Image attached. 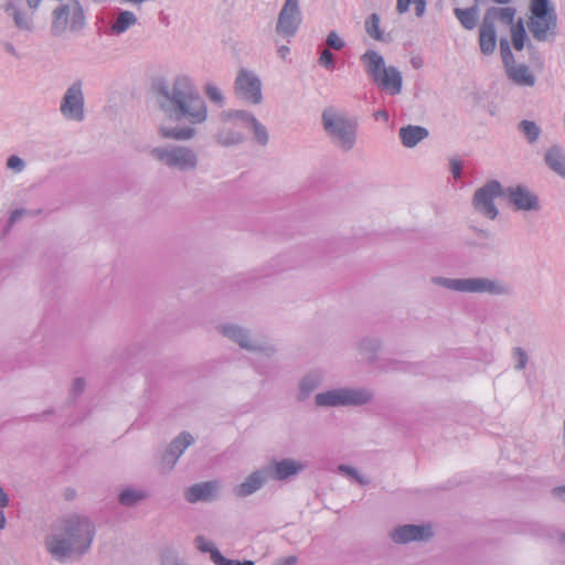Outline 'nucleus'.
<instances>
[{
    "label": "nucleus",
    "instance_id": "obj_42",
    "mask_svg": "<svg viewBox=\"0 0 565 565\" xmlns=\"http://www.w3.org/2000/svg\"><path fill=\"white\" fill-rule=\"evenodd\" d=\"M540 132V127L534 121H532V142L539 138Z\"/></svg>",
    "mask_w": 565,
    "mask_h": 565
},
{
    "label": "nucleus",
    "instance_id": "obj_30",
    "mask_svg": "<svg viewBox=\"0 0 565 565\" xmlns=\"http://www.w3.org/2000/svg\"><path fill=\"white\" fill-rule=\"evenodd\" d=\"M213 562L216 565H254L252 561L234 562L225 558L220 552H213Z\"/></svg>",
    "mask_w": 565,
    "mask_h": 565
},
{
    "label": "nucleus",
    "instance_id": "obj_23",
    "mask_svg": "<svg viewBox=\"0 0 565 565\" xmlns=\"http://www.w3.org/2000/svg\"><path fill=\"white\" fill-rule=\"evenodd\" d=\"M510 202L518 210H529L530 209V196L522 188L511 189L509 191Z\"/></svg>",
    "mask_w": 565,
    "mask_h": 565
},
{
    "label": "nucleus",
    "instance_id": "obj_37",
    "mask_svg": "<svg viewBox=\"0 0 565 565\" xmlns=\"http://www.w3.org/2000/svg\"><path fill=\"white\" fill-rule=\"evenodd\" d=\"M8 168L20 171L23 168V161L17 157L11 156L7 162Z\"/></svg>",
    "mask_w": 565,
    "mask_h": 565
},
{
    "label": "nucleus",
    "instance_id": "obj_49",
    "mask_svg": "<svg viewBox=\"0 0 565 565\" xmlns=\"http://www.w3.org/2000/svg\"><path fill=\"white\" fill-rule=\"evenodd\" d=\"M30 8L36 9L41 0H26Z\"/></svg>",
    "mask_w": 565,
    "mask_h": 565
},
{
    "label": "nucleus",
    "instance_id": "obj_7",
    "mask_svg": "<svg viewBox=\"0 0 565 565\" xmlns=\"http://www.w3.org/2000/svg\"><path fill=\"white\" fill-rule=\"evenodd\" d=\"M436 281L445 287L467 292H489L491 295H499L505 292V288L498 281L484 278H469V279H441Z\"/></svg>",
    "mask_w": 565,
    "mask_h": 565
},
{
    "label": "nucleus",
    "instance_id": "obj_31",
    "mask_svg": "<svg viewBox=\"0 0 565 565\" xmlns=\"http://www.w3.org/2000/svg\"><path fill=\"white\" fill-rule=\"evenodd\" d=\"M142 498V494L132 490H125L120 493L119 500L122 504L129 505Z\"/></svg>",
    "mask_w": 565,
    "mask_h": 565
},
{
    "label": "nucleus",
    "instance_id": "obj_9",
    "mask_svg": "<svg viewBox=\"0 0 565 565\" xmlns=\"http://www.w3.org/2000/svg\"><path fill=\"white\" fill-rule=\"evenodd\" d=\"M502 195H504V191L500 183L491 181L476 192L473 198L475 207L484 216L494 220L498 211L493 205V200Z\"/></svg>",
    "mask_w": 565,
    "mask_h": 565
},
{
    "label": "nucleus",
    "instance_id": "obj_5",
    "mask_svg": "<svg viewBox=\"0 0 565 565\" xmlns=\"http://www.w3.org/2000/svg\"><path fill=\"white\" fill-rule=\"evenodd\" d=\"M367 73L374 82L390 94H398L402 89V76L395 67H385L383 57L375 51L362 55Z\"/></svg>",
    "mask_w": 565,
    "mask_h": 565
},
{
    "label": "nucleus",
    "instance_id": "obj_12",
    "mask_svg": "<svg viewBox=\"0 0 565 565\" xmlns=\"http://www.w3.org/2000/svg\"><path fill=\"white\" fill-rule=\"evenodd\" d=\"M152 153L157 159L164 162L166 164L181 170L193 168L196 164V158L194 153L188 149H154Z\"/></svg>",
    "mask_w": 565,
    "mask_h": 565
},
{
    "label": "nucleus",
    "instance_id": "obj_47",
    "mask_svg": "<svg viewBox=\"0 0 565 565\" xmlns=\"http://www.w3.org/2000/svg\"><path fill=\"white\" fill-rule=\"evenodd\" d=\"M316 384H312L310 386H307V383L306 382H302L301 384V390L305 394H308L310 391H312L315 388Z\"/></svg>",
    "mask_w": 565,
    "mask_h": 565
},
{
    "label": "nucleus",
    "instance_id": "obj_59",
    "mask_svg": "<svg viewBox=\"0 0 565 565\" xmlns=\"http://www.w3.org/2000/svg\"><path fill=\"white\" fill-rule=\"evenodd\" d=\"M74 493L67 494V498H73Z\"/></svg>",
    "mask_w": 565,
    "mask_h": 565
},
{
    "label": "nucleus",
    "instance_id": "obj_14",
    "mask_svg": "<svg viewBox=\"0 0 565 565\" xmlns=\"http://www.w3.org/2000/svg\"><path fill=\"white\" fill-rule=\"evenodd\" d=\"M501 56L507 68L508 75L518 84H529L530 73L526 66H516L507 40H502L500 44Z\"/></svg>",
    "mask_w": 565,
    "mask_h": 565
},
{
    "label": "nucleus",
    "instance_id": "obj_46",
    "mask_svg": "<svg viewBox=\"0 0 565 565\" xmlns=\"http://www.w3.org/2000/svg\"><path fill=\"white\" fill-rule=\"evenodd\" d=\"M540 209L539 198L532 194V211H536Z\"/></svg>",
    "mask_w": 565,
    "mask_h": 565
},
{
    "label": "nucleus",
    "instance_id": "obj_20",
    "mask_svg": "<svg viewBox=\"0 0 565 565\" xmlns=\"http://www.w3.org/2000/svg\"><path fill=\"white\" fill-rule=\"evenodd\" d=\"M271 469H273L274 478L282 480V479L294 476L298 471H300L302 469V465H300L294 460L286 459V460L276 462Z\"/></svg>",
    "mask_w": 565,
    "mask_h": 565
},
{
    "label": "nucleus",
    "instance_id": "obj_8",
    "mask_svg": "<svg viewBox=\"0 0 565 565\" xmlns=\"http://www.w3.org/2000/svg\"><path fill=\"white\" fill-rule=\"evenodd\" d=\"M371 394L361 390H337L320 393L316 396V403L319 406L338 405H362L369 402Z\"/></svg>",
    "mask_w": 565,
    "mask_h": 565
},
{
    "label": "nucleus",
    "instance_id": "obj_27",
    "mask_svg": "<svg viewBox=\"0 0 565 565\" xmlns=\"http://www.w3.org/2000/svg\"><path fill=\"white\" fill-rule=\"evenodd\" d=\"M365 29L370 36L375 40L382 39V32L380 30V18L377 14L373 13L365 22Z\"/></svg>",
    "mask_w": 565,
    "mask_h": 565
},
{
    "label": "nucleus",
    "instance_id": "obj_24",
    "mask_svg": "<svg viewBox=\"0 0 565 565\" xmlns=\"http://www.w3.org/2000/svg\"><path fill=\"white\" fill-rule=\"evenodd\" d=\"M236 116L246 122V125L254 131L259 142L265 143L267 141V134L265 128L253 116H249L245 113H236Z\"/></svg>",
    "mask_w": 565,
    "mask_h": 565
},
{
    "label": "nucleus",
    "instance_id": "obj_35",
    "mask_svg": "<svg viewBox=\"0 0 565 565\" xmlns=\"http://www.w3.org/2000/svg\"><path fill=\"white\" fill-rule=\"evenodd\" d=\"M320 65L330 68L333 66V55L332 53L326 49L322 51L320 57H319Z\"/></svg>",
    "mask_w": 565,
    "mask_h": 565
},
{
    "label": "nucleus",
    "instance_id": "obj_53",
    "mask_svg": "<svg viewBox=\"0 0 565 565\" xmlns=\"http://www.w3.org/2000/svg\"><path fill=\"white\" fill-rule=\"evenodd\" d=\"M6 525V518L2 512H0V529H3Z\"/></svg>",
    "mask_w": 565,
    "mask_h": 565
},
{
    "label": "nucleus",
    "instance_id": "obj_2",
    "mask_svg": "<svg viewBox=\"0 0 565 565\" xmlns=\"http://www.w3.org/2000/svg\"><path fill=\"white\" fill-rule=\"evenodd\" d=\"M93 541V527L86 519L73 518L66 522L63 537L47 541V550L53 557L63 559L74 553L87 551Z\"/></svg>",
    "mask_w": 565,
    "mask_h": 565
},
{
    "label": "nucleus",
    "instance_id": "obj_6",
    "mask_svg": "<svg viewBox=\"0 0 565 565\" xmlns=\"http://www.w3.org/2000/svg\"><path fill=\"white\" fill-rule=\"evenodd\" d=\"M326 131L344 149H350L355 138V122L329 108L322 115Z\"/></svg>",
    "mask_w": 565,
    "mask_h": 565
},
{
    "label": "nucleus",
    "instance_id": "obj_21",
    "mask_svg": "<svg viewBox=\"0 0 565 565\" xmlns=\"http://www.w3.org/2000/svg\"><path fill=\"white\" fill-rule=\"evenodd\" d=\"M455 15L460 21L461 25L467 30H472L477 25L479 19V11L477 7L468 9H455Z\"/></svg>",
    "mask_w": 565,
    "mask_h": 565
},
{
    "label": "nucleus",
    "instance_id": "obj_44",
    "mask_svg": "<svg viewBox=\"0 0 565 565\" xmlns=\"http://www.w3.org/2000/svg\"><path fill=\"white\" fill-rule=\"evenodd\" d=\"M520 129L526 135L530 136V120H523L520 124Z\"/></svg>",
    "mask_w": 565,
    "mask_h": 565
},
{
    "label": "nucleus",
    "instance_id": "obj_13",
    "mask_svg": "<svg viewBox=\"0 0 565 565\" xmlns=\"http://www.w3.org/2000/svg\"><path fill=\"white\" fill-rule=\"evenodd\" d=\"M61 111L70 119H83V94L79 84L68 88L61 105Z\"/></svg>",
    "mask_w": 565,
    "mask_h": 565
},
{
    "label": "nucleus",
    "instance_id": "obj_56",
    "mask_svg": "<svg viewBox=\"0 0 565 565\" xmlns=\"http://www.w3.org/2000/svg\"><path fill=\"white\" fill-rule=\"evenodd\" d=\"M559 540L562 543L565 544V532H563L561 535H559Z\"/></svg>",
    "mask_w": 565,
    "mask_h": 565
},
{
    "label": "nucleus",
    "instance_id": "obj_57",
    "mask_svg": "<svg viewBox=\"0 0 565 565\" xmlns=\"http://www.w3.org/2000/svg\"><path fill=\"white\" fill-rule=\"evenodd\" d=\"M497 3H508L510 0H493Z\"/></svg>",
    "mask_w": 565,
    "mask_h": 565
},
{
    "label": "nucleus",
    "instance_id": "obj_1",
    "mask_svg": "<svg viewBox=\"0 0 565 565\" xmlns=\"http://www.w3.org/2000/svg\"><path fill=\"white\" fill-rule=\"evenodd\" d=\"M515 10L512 8H490L487 10L483 21L480 26L479 44L483 54H491L497 46V35L494 30V22L501 21L502 23L511 26L512 44L515 51H522L526 38L525 29L520 20L513 24Z\"/></svg>",
    "mask_w": 565,
    "mask_h": 565
},
{
    "label": "nucleus",
    "instance_id": "obj_15",
    "mask_svg": "<svg viewBox=\"0 0 565 565\" xmlns=\"http://www.w3.org/2000/svg\"><path fill=\"white\" fill-rule=\"evenodd\" d=\"M433 535L431 527L418 525H404L396 529L392 534V540L396 543H408L412 541L427 540Z\"/></svg>",
    "mask_w": 565,
    "mask_h": 565
},
{
    "label": "nucleus",
    "instance_id": "obj_34",
    "mask_svg": "<svg viewBox=\"0 0 565 565\" xmlns=\"http://www.w3.org/2000/svg\"><path fill=\"white\" fill-rule=\"evenodd\" d=\"M206 95L211 100H213L215 103L221 104L223 100L220 89L213 85L206 86Z\"/></svg>",
    "mask_w": 565,
    "mask_h": 565
},
{
    "label": "nucleus",
    "instance_id": "obj_41",
    "mask_svg": "<svg viewBox=\"0 0 565 565\" xmlns=\"http://www.w3.org/2000/svg\"><path fill=\"white\" fill-rule=\"evenodd\" d=\"M515 355L518 356L519 359V367L520 369H524L525 367V363H526V358H525V353L520 350V349H516L515 350Z\"/></svg>",
    "mask_w": 565,
    "mask_h": 565
},
{
    "label": "nucleus",
    "instance_id": "obj_50",
    "mask_svg": "<svg viewBox=\"0 0 565 565\" xmlns=\"http://www.w3.org/2000/svg\"><path fill=\"white\" fill-rule=\"evenodd\" d=\"M278 52L282 57H285L289 53V49L287 46H281Z\"/></svg>",
    "mask_w": 565,
    "mask_h": 565
},
{
    "label": "nucleus",
    "instance_id": "obj_25",
    "mask_svg": "<svg viewBox=\"0 0 565 565\" xmlns=\"http://www.w3.org/2000/svg\"><path fill=\"white\" fill-rule=\"evenodd\" d=\"M137 22L135 14L130 11H122L117 17V20L113 24V30L116 33L125 32L129 26Z\"/></svg>",
    "mask_w": 565,
    "mask_h": 565
},
{
    "label": "nucleus",
    "instance_id": "obj_54",
    "mask_svg": "<svg viewBox=\"0 0 565 565\" xmlns=\"http://www.w3.org/2000/svg\"><path fill=\"white\" fill-rule=\"evenodd\" d=\"M375 116L380 117V118H384L385 120H387V118H388V116L385 111H379V113H376Z\"/></svg>",
    "mask_w": 565,
    "mask_h": 565
},
{
    "label": "nucleus",
    "instance_id": "obj_16",
    "mask_svg": "<svg viewBox=\"0 0 565 565\" xmlns=\"http://www.w3.org/2000/svg\"><path fill=\"white\" fill-rule=\"evenodd\" d=\"M544 163L552 172L565 180V150L561 146L553 145L546 150Z\"/></svg>",
    "mask_w": 565,
    "mask_h": 565
},
{
    "label": "nucleus",
    "instance_id": "obj_3",
    "mask_svg": "<svg viewBox=\"0 0 565 565\" xmlns=\"http://www.w3.org/2000/svg\"><path fill=\"white\" fill-rule=\"evenodd\" d=\"M160 93L167 100L173 103L175 118L184 117L193 124L205 120L206 108L204 102L193 90L186 77L177 79L171 97L164 88H161Z\"/></svg>",
    "mask_w": 565,
    "mask_h": 565
},
{
    "label": "nucleus",
    "instance_id": "obj_17",
    "mask_svg": "<svg viewBox=\"0 0 565 565\" xmlns=\"http://www.w3.org/2000/svg\"><path fill=\"white\" fill-rule=\"evenodd\" d=\"M192 441L193 438L190 434H181L170 444L163 460L168 461L172 467L181 454L192 444Z\"/></svg>",
    "mask_w": 565,
    "mask_h": 565
},
{
    "label": "nucleus",
    "instance_id": "obj_45",
    "mask_svg": "<svg viewBox=\"0 0 565 565\" xmlns=\"http://www.w3.org/2000/svg\"><path fill=\"white\" fill-rule=\"evenodd\" d=\"M296 563V557L290 556L280 561V565H294Z\"/></svg>",
    "mask_w": 565,
    "mask_h": 565
},
{
    "label": "nucleus",
    "instance_id": "obj_55",
    "mask_svg": "<svg viewBox=\"0 0 565 565\" xmlns=\"http://www.w3.org/2000/svg\"><path fill=\"white\" fill-rule=\"evenodd\" d=\"M340 469H341V470H343V471H345V472H348V473H350V475H351V473H353V470H352V469H350V468H348V467L340 466Z\"/></svg>",
    "mask_w": 565,
    "mask_h": 565
},
{
    "label": "nucleus",
    "instance_id": "obj_28",
    "mask_svg": "<svg viewBox=\"0 0 565 565\" xmlns=\"http://www.w3.org/2000/svg\"><path fill=\"white\" fill-rule=\"evenodd\" d=\"M412 2L415 3L417 15H422L425 11V0H397L396 9L398 13H405Z\"/></svg>",
    "mask_w": 565,
    "mask_h": 565
},
{
    "label": "nucleus",
    "instance_id": "obj_40",
    "mask_svg": "<svg viewBox=\"0 0 565 565\" xmlns=\"http://www.w3.org/2000/svg\"><path fill=\"white\" fill-rule=\"evenodd\" d=\"M239 140H241L239 136L227 137V136H224L223 134L220 135V141L223 145H232V143H235V142L239 141Z\"/></svg>",
    "mask_w": 565,
    "mask_h": 565
},
{
    "label": "nucleus",
    "instance_id": "obj_10",
    "mask_svg": "<svg viewBox=\"0 0 565 565\" xmlns=\"http://www.w3.org/2000/svg\"><path fill=\"white\" fill-rule=\"evenodd\" d=\"M235 94L252 104H258L262 100V84L259 78L246 71L241 70L235 81Z\"/></svg>",
    "mask_w": 565,
    "mask_h": 565
},
{
    "label": "nucleus",
    "instance_id": "obj_29",
    "mask_svg": "<svg viewBox=\"0 0 565 565\" xmlns=\"http://www.w3.org/2000/svg\"><path fill=\"white\" fill-rule=\"evenodd\" d=\"M162 135L166 138H174V139H188L192 137L193 130L192 129H181V130H169V129H162Z\"/></svg>",
    "mask_w": 565,
    "mask_h": 565
},
{
    "label": "nucleus",
    "instance_id": "obj_19",
    "mask_svg": "<svg viewBox=\"0 0 565 565\" xmlns=\"http://www.w3.org/2000/svg\"><path fill=\"white\" fill-rule=\"evenodd\" d=\"M428 136V131L419 126H407L399 130V137L405 147H415L419 141Z\"/></svg>",
    "mask_w": 565,
    "mask_h": 565
},
{
    "label": "nucleus",
    "instance_id": "obj_32",
    "mask_svg": "<svg viewBox=\"0 0 565 565\" xmlns=\"http://www.w3.org/2000/svg\"><path fill=\"white\" fill-rule=\"evenodd\" d=\"M195 544L200 551L210 552L212 559H213V552H218L216 548H214L213 543L211 541H207L203 536H198L195 540Z\"/></svg>",
    "mask_w": 565,
    "mask_h": 565
},
{
    "label": "nucleus",
    "instance_id": "obj_52",
    "mask_svg": "<svg viewBox=\"0 0 565 565\" xmlns=\"http://www.w3.org/2000/svg\"><path fill=\"white\" fill-rule=\"evenodd\" d=\"M562 444H563V447L565 449V418H564V422H563V429H562Z\"/></svg>",
    "mask_w": 565,
    "mask_h": 565
},
{
    "label": "nucleus",
    "instance_id": "obj_58",
    "mask_svg": "<svg viewBox=\"0 0 565 565\" xmlns=\"http://www.w3.org/2000/svg\"><path fill=\"white\" fill-rule=\"evenodd\" d=\"M531 83H532V86H534V84H535V77H534V75H533V74H532Z\"/></svg>",
    "mask_w": 565,
    "mask_h": 565
},
{
    "label": "nucleus",
    "instance_id": "obj_39",
    "mask_svg": "<svg viewBox=\"0 0 565 565\" xmlns=\"http://www.w3.org/2000/svg\"><path fill=\"white\" fill-rule=\"evenodd\" d=\"M552 494L555 499L565 503V484L553 488Z\"/></svg>",
    "mask_w": 565,
    "mask_h": 565
},
{
    "label": "nucleus",
    "instance_id": "obj_51",
    "mask_svg": "<svg viewBox=\"0 0 565 565\" xmlns=\"http://www.w3.org/2000/svg\"><path fill=\"white\" fill-rule=\"evenodd\" d=\"M20 215H21V211H14V212L11 214L10 221H11V222H14L18 217H20Z\"/></svg>",
    "mask_w": 565,
    "mask_h": 565
},
{
    "label": "nucleus",
    "instance_id": "obj_4",
    "mask_svg": "<svg viewBox=\"0 0 565 565\" xmlns=\"http://www.w3.org/2000/svg\"><path fill=\"white\" fill-rule=\"evenodd\" d=\"M557 35V13L551 0H532V38L553 42Z\"/></svg>",
    "mask_w": 565,
    "mask_h": 565
},
{
    "label": "nucleus",
    "instance_id": "obj_18",
    "mask_svg": "<svg viewBox=\"0 0 565 565\" xmlns=\"http://www.w3.org/2000/svg\"><path fill=\"white\" fill-rule=\"evenodd\" d=\"M216 489V482L198 483L186 490L185 498L192 503L201 500H210L213 498Z\"/></svg>",
    "mask_w": 565,
    "mask_h": 565
},
{
    "label": "nucleus",
    "instance_id": "obj_38",
    "mask_svg": "<svg viewBox=\"0 0 565 565\" xmlns=\"http://www.w3.org/2000/svg\"><path fill=\"white\" fill-rule=\"evenodd\" d=\"M450 168H451V172H452L454 177L456 179L460 178V175H461V163H460V161L457 160V159H451Z\"/></svg>",
    "mask_w": 565,
    "mask_h": 565
},
{
    "label": "nucleus",
    "instance_id": "obj_33",
    "mask_svg": "<svg viewBox=\"0 0 565 565\" xmlns=\"http://www.w3.org/2000/svg\"><path fill=\"white\" fill-rule=\"evenodd\" d=\"M327 44L334 50H341L344 46L343 40L333 31L328 34Z\"/></svg>",
    "mask_w": 565,
    "mask_h": 565
},
{
    "label": "nucleus",
    "instance_id": "obj_48",
    "mask_svg": "<svg viewBox=\"0 0 565 565\" xmlns=\"http://www.w3.org/2000/svg\"><path fill=\"white\" fill-rule=\"evenodd\" d=\"M84 387V383L82 380H76L75 383H74V388L77 391V392H81Z\"/></svg>",
    "mask_w": 565,
    "mask_h": 565
},
{
    "label": "nucleus",
    "instance_id": "obj_11",
    "mask_svg": "<svg viewBox=\"0 0 565 565\" xmlns=\"http://www.w3.org/2000/svg\"><path fill=\"white\" fill-rule=\"evenodd\" d=\"M301 22L298 8V0H286L276 25L278 34L289 38L292 36Z\"/></svg>",
    "mask_w": 565,
    "mask_h": 565
},
{
    "label": "nucleus",
    "instance_id": "obj_26",
    "mask_svg": "<svg viewBox=\"0 0 565 565\" xmlns=\"http://www.w3.org/2000/svg\"><path fill=\"white\" fill-rule=\"evenodd\" d=\"M223 333L239 343L243 348H249V340L247 334L239 328L228 326L223 328Z\"/></svg>",
    "mask_w": 565,
    "mask_h": 565
},
{
    "label": "nucleus",
    "instance_id": "obj_43",
    "mask_svg": "<svg viewBox=\"0 0 565 565\" xmlns=\"http://www.w3.org/2000/svg\"><path fill=\"white\" fill-rule=\"evenodd\" d=\"M9 499L7 493L3 491L2 488H0V508H3L8 504Z\"/></svg>",
    "mask_w": 565,
    "mask_h": 565
},
{
    "label": "nucleus",
    "instance_id": "obj_36",
    "mask_svg": "<svg viewBox=\"0 0 565 565\" xmlns=\"http://www.w3.org/2000/svg\"><path fill=\"white\" fill-rule=\"evenodd\" d=\"M532 72L533 71H542L544 67V61L543 58L532 49Z\"/></svg>",
    "mask_w": 565,
    "mask_h": 565
},
{
    "label": "nucleus",
    "instance_id": "obj_22",
    "mask_svg": "<svg viewBox=\"0 0 565 565\" xmlns=\"http://www.w3.org/2000/svg\"><path fill=\"white\" fill-rule=\"evenodd\" d=\"M264 477L262 472H254L250 476H248V478L237 487L236 493L242 497L252 494L262 487Z\"/></svg>",
    "mask_w": 565,
    "mask_h": 565
}]
</instances>
